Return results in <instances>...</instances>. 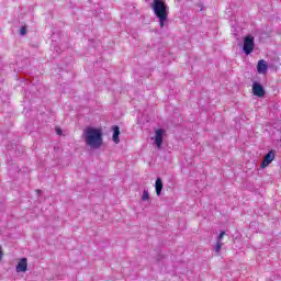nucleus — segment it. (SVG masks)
<instances>
[{
	"mask_svg": "<svg viewBox=\"0 0 281 281\" xmlns=\"http://www.w3.org/2000/svg\"><path fill=\"white\" fill-rule=\"evenodd\" d=\"M274 159L276 153H273V150L269 151L261 162V168H267V166H269V164H271V161H273Z\"/></svg>",
	"mask_w": 281,
	"mask_h": 281,
	"instance_id": "7",
	"label": "nucleus"
},
{
	"mask_svg": "<svg viewBox=\"0 0 281 281\" xmlns=\"http://www.w3.org/2000/svg\"><path fill=\"white\" fill-rule=\"evenodd\" d=\"M21 36H25L27 34V29L25 26H22L20 30Z\"/></svg>",
	"mask_w": 281,
	"mask_h": 281,
	"instance_id": "13",
	"label": "nucleus"
},
{
	"mask_svg": "<svg viewBox=\"0 0 281 281\" xmlns=\"http://www.w3.org/2000/svg\"><path fill=\"white\" fill-rule=\"evenodd\" d=\"M252 93L254 95H256L257 98H263L265 95V87H262V85L258 83V82H254L252 83Z\"/></svg>",
	"mask_w": 281,
	"mask_h": 281,
	"instance_id": "5",
	"label": "nucleus"
},
{
	"mask_svg": "<svg viewBox=\"0 0 281 281\" xmlns=\"http://www.w3.org/2000/svg\"><path fill=\"white\" fill-rule=\"evenodd\" d=\"M255 47H256V44L254 43V35H247L244 38V46H243V49L246 56H249V54L254 52Z\"/></svg>",
	"mask_w": 281,
	"mask_h": 281,
	"instance_id": "4",
	"label": "nucleus"
},
{
	"mask_svg": "<svg viewBox=\"0 0 281 281\" xmlns=\"http://www.w3.org/2000/svg\"><path fill=\"white\" fill-rule=\"evenodd\" d=\"M164 135H166V130L158 128L155 131V135L151 137L154 145L158 150H161V146L164 145Z\"/></svg>",
	"mask_w": 281,
	"mask_h": 281,
	"instance_id": "3",
	"label": "nucleus"
},
{
	"mask_svg": "<svg viewBox=\"0 0 281 281\" xmlns=\"http://www.w3.org/2000/svg\"><path fill=\"white\" fill-rule=\"evenodd\" d=\"M112 139H113L114 144H120V126H114L113 127Z\"/></svg>",
	"mask_w": 281,
	"mask_h": 281,
	"instance_id": "10",
	"label": "nucleus"
},
{
	"mask_svg": "<svg viewBox=\"0 0 281 281\" xmlns=\"http://www.w3.org/2000/svg\"><path fill=\"white\" fill-rule=\"evenodd\" d=\"M3 257V252L1 251V247H0V258Z\"/></svg>",
	"mask_w": 281,
	"mask_h": 281,
	"instance_id": "16",
	"label": "nucleus"
},
{
	"mask_svg": "<svg viewBox=\"0 0 281 281\" xmlns=\"http://www.w3.org/2000/svg\"><path fill=\"white\" fill-rule=\"evenodd\" d=\"M269 67L267 66V61L265 59H260L257 64L258 74L265 75L267 74Z\"/></svg>",
	"mask_w": 281,
	"mask_h": 281,
	"instance_id": "8",
	"label": "nucleus"
},
{
	"mask_svg": "<svg viewBox=\"0 0 281 281\" xmlns=\"http://www.w3.org/2000/svg\"><path fill=\"white\" fill-rule=\"evenodd\" d=\"M83 139L86 146H89V148H92V150L102 148V130L95 127H86L83 130Z\"/></svg>",
	"mask_w": 281,
	"mask_h": 281,
	"instance_id": "1",
	"label": "nucleus"
},
{
	"mask_svg": "<svg viewBox=\"0 0 281 281\" xmlns=\"http://www.w3.org/2000/svg\"><path fill=\"white\" fill-rule=\"evenodd\" d=\"M151 8L155 16L159 20L160 27H164L168 21V4H166V0H153Z\"/></svg>",
	"mask_w": 281,
	"mask_h": 281,
	"instance_id": "2",
	"label": "nucleus"
},
{
	"mask_svg": "<svg viewBox=\"0 0 281 281\" xmlns=\"http://www.w3.org/2000/svg\"><path fill=\"white\" fill-rule=\"evenodd\" d=\"M143 201H150V193H148V190H144L143 191V196H142Z\"/></svg>",
	"mask_w": 281,
	"mask_h": 281,
	"instance_id": "12",
	"label": "nucleus"
},
{
	"mask_svg": "<svg viewBox=\"0 0 281 281\" xmlns=\"http://www.w3.org/2000/svg\"><path fill=\"white\" fill-rule=\"evenodd\" d=\"M155 188L157 196H161V191L164 190V182L161 181V178L156 179Z\"/></svg>",
	"mask_w": 281,
	"mask_h": 281,
	"instance_id": "9",
	"label": "nucleus"
},
{
	"mask_svg": "<svg viewBox=\"0 0 281 281\" xmlns=\"http://www.w3.org/2000/svg\"><path fill=\"white\" fill-rule=\"evenodd\" d=\"M15 271L18 273H25V271H27V258H22L16 267H15Z\"/></svg>",
	"mask_w": 281,
	"mask_h": 281,
	"instance_id": "6",
	"label": "nucleus"
},
{
	"mask_svg": "<svg viewBox=\"0 0 281 281\" xmlns=\"http://www.w3.org/2000/svg\"><path fill=\"white\" fill-rule=\"evenodd\" d=\"M221 249H223V241H217L214 247L215 254H221Z\"/></svg>",
	"mask_w": 281,
	"mask_h": 281,
	"instance_id": "11",
	"label": "nucleus"
},
{
	"mask_svg": "<svg viewBox=\"0 0 281 281\" xmlns=\"http://www.w3.org/2000/svg\"><path fill=\"white\" fill-rule=\"evenodd\" d=\"M223 236H225V232H221L217 237V243H223Z\"/></svg>",
	"mask_w": 281,
	"mask_h": 281,
	"instance_id": "14",
	"label": "nucleus"
},
{
	"mask_svg": "<svg viewBox=\"0 0 281 281\" xmlns=\"http://www.w3.org/2000/svg\"><path fill=\"white\" fill-rule=\"evenodd\" d=\"M57 135H63V130L60 127L55 128Z\"/></svg>",
	"mask_w": 281,
	"mask_h": 281,
	"instance_id": "15",
	"label": "nucleus"
}]
</instances>
